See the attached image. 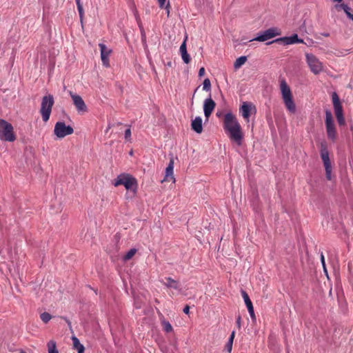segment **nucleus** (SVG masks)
<instances>
[{
  "label": "nucleus",
  "instance_id": "1",
  "mask_svg": "<svg viewBox=\"0 0 353 353\" xmlns=\"http://www.w3.org/2000/svg\"><path fill=\"white\" fill-rule=\"evenodd\" d=\"M223 128L225 131L229 132V137L231 140L236 142L238 145L241 144L243 139L241 127L233 114L227 113L225 115Z\"/></svg>",
  "mask_w": 353,
  "mask_h": 353
},
{
  "label": "nucleus",
  "instance_id": "2",
  "mask_svg": "<svg viewBox=\"0 0 353 353\" xmlns=\"http://www.w3.org/2000/svg\"><path fill=\"white\" fill-rule=\"evenodd\" d=\"M280 90L282 99L286 109L291 113L296 112V105L293 99V96L290 88L285 79L280 81Z\"/></svg>",
  "mask_w": 353,
  "mask_h": 353
},
{
  "label": "nucleus",
  "instance_id": "3",
  "mask_svg": "<svg viewBox=\"0 0 353 353\" xmlns=\"http://www.w3.org/2000/svg\"><path fill=\"white\" fill-rule=\"evenodd\" d=\"M113 185L115 187L119 185H123L127 190L135 192L137 189L138 183L137 180L130 174H121L114 179Z\"/></svg>",
  "mask_w": 353,
  "mask_h": 353
},
{
  "label": "nucleus",
  "instance_id": "4",
  "mask_svg": "<svg viewBox=\"0 0 353 353\" xmlns=\"http://www.w3.org/2000/svg\"><path fill=\"white\" fill-rule=\"evenodd\" d=\"M54 103V99L52 94H47L42 97L39 112L44 122L49 120Z\"/></svg>",
  "mask_w": 353,
  "mask_h": 353
},
{
  "label": "nucleus",
  "instance_id": "5",
  "mask_svg": "<svg viewBox=\"0 0 353 353\" xmlns=\"http://www.w3.org/2000/svg\"><path fill=\"white\" fill-rule=\"evenodd\" d=\"M0 139L9 142L16 140L12 125L3 119H0Z\"/></svg>",
  "mask_w": 353,
  "mask_h": 353
},
{
  "label": "nucleus",
  "instance_id": "6",
  "mask_svg": "<svg viewBox=\"0 0 353 353\" xmlns=\"http://www.w3.org/2000/svg\"><path fill=\"white\" fill-rule=\"evenodd\" d=\"M306 62L312 73L319 74L323 70V63L313 54H305Z\"/></svg>",
  "mask_w": 353,
  "mask_h": 353
},
{
  "label": "nucleus",
  "instance_id": "7",
  "mask_svg": "<svg viewBox=\"0 0 353 353\" xmlns=\"http://www.w3.org/2000/svg\"><path fill=\"white\" fill-rule=\"evenodd\" d=\"M325 127L328 139L335 141L337 139V132L332 113L328 110L325 112Z\"/></svg>",
  "mask_w": 353,
  "mask_h": 353
},
{
  "label": "nucleus",
  "instance_id": "8",
  "mask_svg": "<svg viewBox=\"0 0 353 353\" xmlns=\"http://www.w3.org/2000/svg\"><path fill=\"white\" fill-rule=\"evenodd\" d=\"M73 132L74 129L70 125H66L63 121H58L54 125V134L58 138L62 139Z\"/></svg>",
  "mask_w": 353,
  "mask_h": 353
},
{
  "label": "nucleus",
  "instance_id": "9",
  "mask_svg": "<svg viewBox=\"0 0 353 353\" xmlns=\"http://www.w3.org/2000/svg\"><path fill=\"white\" fill-rule=\"evenodd\" d=\"M281 34V31L280 29L278 28H271L264 31L262 34H259L256 38L250 40V41H257L263 42Z\"/></svg>",
  "mask_w": 353,
  "mask_h": 353
},
{
  "label": "nucleus",
  "instance_id": "10",
  "mask_svg": "<svg viewBox=\"0 0 353 353\" xmlns=\"http://www.w3.org/2000/svg\"><path fill=\"white\" fill-rule=\"evenodd\" d=\"M274 42L280 43L282 42L285 45H291L294 43H303L304 41L302 39H299L296 34H294L290 37H284L275 39L273 41L267 43L268 45L271 44Z\"/></svg>",
  "mask_w": 353,
  "mask_h": 353
},
{
  "label": "nucleus",
  "instance_id": "11",
  "mask_svg": "<svg viewBox=\"0 0 353 353\" xmlns=\"http://www.w3.org/2000/svg\"><path fill=\"white\" fill-rule=\"evenodd\" d=\"M99 47L101 51V58L103 65L106 68L110 67L109 57L112 53V50L108 49L103 43H99Z\"/></svg>",
  "mask_w": 353,
  "mask_h": 353
},
{
  "label": "nucleus",
  "instance_id": "12",
  "mask_svg": "<svg viewBox=\"0 0 353 353\" xmlns=\"http://www.w3.org/2000/svg\"><path fill=\"white\" fill-rule=\"evenodd\" d=\"M70 95L73 101L74 105H75L77 110L78 112H86L87 111V107L85 104L83 99L81 96L72 94L70 92Z\"/></svg>",
  "mask_w": 353,
  "mask_h": 353
},
{
  "label": "nucleus",
  "instance_id": "13",
  "mask_svg": "<svg viewBox=\"0 0 353 353\" xmlns=\"http://www.w3.org/2000/svg\"><path fill=\"white\" fill-rule=\"evenodd\" d=\"M320 154L324 167H327V165H332L327 145L325 143H321V144Z\"/></svg>",
  "mask_w": 353,
  "mask_h": 353
},
{
  "label": "nucleus",
  "instance_id": "14",
  "mask_svg": "<svg viewBox=\"0 0 353 353\" xmlns=\"http://www.w3.org/2000/svg\"><path fill=\"white\" fill-rule=\"evenodd\" d=\"M215 106L216 103L211 98L205 100L203 105V111L205 117L206 118H208L211 115V114L212 113L213 110L215 108Z\"/></svg>",
  "mask_w": 353,
  "mask_h": 353
},
{
  "label": "nucleus",
  "instance_id": "15",
  "mask_svg": "<svg viewBox=\"0 0 353 353\" xmlns=\"http://www.w3.org/2000/svg\"><path fill=\"white\" fill-rule=\"evenodd\" d=\"M173 170H174V159H170V162L165 169V174L163 180V181H172L173 183L175 182V179L173 175Z\"/></svg>",
  "mask_w": 353,
  "mask_h": 353
},
{
  "label": "nucleus",
  "instance_id": "16",
  "mask_svg": "<svg viewBox=\"0 0 353 353\" xmlns=\"http://www.w3.org/2000/svg\"><path fill=\"white\" fill-rule=\"evenodd\" d=\"M241 294H242V297L245 301V303L246 305V307L248 308V310L250 315L251 319L253 320L255 319L254 307H253L252 303L248 294L245 291H242Z\"/></svg>",
  "mask_w": 353,
  "mask_h": 353
},
{
  "label": "nucleus",
  "instance_id": "17",
  "mask_svg": "<svg viewBox=\"0 0 353 353\" xmlns=\"http://www.w3.org/2000/svg\"><path fill=\"white\" fill-rule=\"evenodd\" d=\"M192 129L196 133H201L203 131L202 119L200 117H196L191 123Z\"/></svg>",
  "mask_w": 353,
  "mask_h": 353
},
{
  "label": "nucleus",
  "instance_id": "18",
  "mask_svg": "<svg viewBox=\"0 0 353 353\" xmlns=\"http://www.w3.org/2000/svg\"><path fill=\"white\" fill-rule=\"evenodd\" d=\"M334 113L339 125H344L345 121L343 117V106L334 108Z\"/></svg>",
  "mask_w": 353,
  "mask_h": 353
},
{
  "label": "nucleus",
  "instance_id": "19",
  "mask_svg": "<svg viewBox=\"0 0 353 353\" xmlns=\"http://www.w3.org/2000/svg\"><path fill=\"white\" fill-rule=\"evenodd\" d=\"M251 103L243 102L240 108V112L245 119L248 120L250 116Z\"/></svg>",
  "mask_w": 353,
  "mask_h": 353
},
{
  "label": "nucleus",
  "instance_id": "20",
  "mask_svg": "<svg viewBox=\"0 0 353 353\" xmlns=\"http://www.w3.org/2000/svg\"><path fill=\"white\" fill-rule=\"evenodd\" d=\"M180 52L183 61L185 63H189L190 61V57L187 52L186 39L182 43V44L180 46Z\"/></svg>",
  "mask_w": 353,
  "mask_h": 353
},
{
  "label": "nucleus",
  "instance_id": "21",
  "mask_svg": "<svg viewBox=\"0 0 353 353\" xmlns=\"http://www.w3.org/2000/svg\"><path fill=\"white\" fill-rule=\"evenodd\" d=\"M72 340L74 349L77 350L78 353H83L85 349L83 345L79 342V340L74 336L72 337Z\"/></svg>",
  "mask_w": 353,
  "mask_h": 353
},
{
  "label": "nucleus",
  "instance_id": "22",
  "mask_svg": "<svg viewBox=\"0 0 353 353\" xmlns=\"http://www.w3.org/2000/svg\"><path fill=\"white\" fill-rule=\"evenodd\" d=\"M167 282L166 283H163V284L167 286L168 288H173V289H178L179 288V283L172 279L171 277H167L165 278Z\"/></svg>",
  "mask_w": 353,
  "mask_h": 353
},
{
  "label": "nucleus",
  "instance_id": "23",
  "mask_svg": "<svg viewBox=\"0 0 353 353\" xmlns=\"http://www.w3.org/2000/svg\"><path fill=\"white\" fill-rule=\"evenodd\" d=\"M247 61V57L241 56L236 59L234 63V68L235 70L240 68Z\"/></svg>",
  "mask_w": 353,
  "mask_h": 353
},
{
  "label": "nucleus",
  "instance_id": "24",
  "mask_svg": "<svg viewBox=\"0 0 353 353\" xmlns=\"http://www.w3.org/2000/svg\"><path fill=\"white\" fill-rule=\"evenodd\" d=\"M332 99L334 108L341 106V103L338 94L336 92H333L332 94Z\"/></svg>",
  "mask_w": 353,
  "mask_h": 353
},
{
  "label": "nucleus",
  "instance_id": "25",
  "mask_svg": "<svg viewBox=\"0 0 353 353\" xmlns=\"http://www.w3.org/2000/svg\"><path fill=\"white\" fill-rule=\"evenodd\" d=\"M48 352L49 353H59L57 350L56 343L54 341H50L48 343Z\"/></svg>",
  "mask_w": 353,
  "mask_h": 353
},
{
  "label": "nucleus",
  "instance_id": "26",
  "mask_svg": "<svg viewBox=\"0 0 353 353\" xmlns=\"http://www.w3.org/2000/svg\"><path fill=\"white\" fill-rule=\"evenodd\" d=\"M161 324L165 332H171L172 331V326L168 321L163 320L162 321Z\"/></svg>",
  "mask_w": 353,
  "mask_h": 353
},
{
  "label": "nucleus",
  "instance_id": "27",
  "mask_svg": "<svg viewBox=\"0 0 353 353\" xmlns=\"http://www.w3.org/2000/svg\"><path fill=\"white\" fill-rule=\"evenodd\" d=\"M137 250L134 248L130 249L123 256L124 261H128L134 256L136 254Z\"/></svg>",
  "mask_w": 353,
  "mask_h": 353
},
{
  "label": "nucleus",
  "instance_id": "28",
  "mask_svg": "<svg viewBox=\"0 0 353 353\" xmlns=\"http://www.w3.org/2000/svg\"><path fill=\"white\" fill-rule=\"evenodd\" d=\"M40 318L43 323H47L52 319V315L50 314L49 313L45 312L41 314Z\"/></svg>",
  "mask_w": 353,
  "mask_h": 353
},
{
  "label": "nucleus",
  "instance_id": "29",
  "mask_svg": "<svg viewBox=\"0 0 353 353\" xmlns=\"http://www.w3.org/2000/svg\"><path fill=\"white\" fill-rule=\"evenodd\" d=\"M76 3H77V10H78V12H79V17H80L81 21H82L83 17V14H84V12H83V6H82L80 0H77V1H76Z\"/></svg>",
  "mask_w": 353,
  "mask_h": 353
},
{
  "label": "nucleus",
  "instance_id": "30",
  "mask_svg": "<svg viewBox=\"0 0 353 353\" xmlns=\"http://www.w3.org/2000/svg\"><path fill=\"white\" fill-rule=\"evenodd\" d=\"M211 83L209 79H205L203 83V89L206 91L210 90Z\"/></svg>",
  "mask_w": 353,
  "mask_h": 353
},
{
  "label": "nucleus",
  "instance_id": "31",
  "mask_svg": "<svg viewBox=\"0 0 353 353\" xmlns=\"http://www.w3.org/2000/svg\"><path fill=\"white\" fill-rule=\"evenodd\" d=\"M343 10L345 12L347 17L353 21V14L350 12V8L346 5Z\"/></svg>",
  "mask_w": 353,
  "mask_h": 353
},
{
  "label": "nucleus",
  "instance_id": "32",
  "mask_svg": "<svg viewBox=\"0 0 353 353\" xmlns=\"http://www.w3.org/2000/svg\"><path fill=\"white\" fill-rule=\"evenodd\" d=\"M325 175L327 180L330 181L332 179L331 173H332V165H327V167H325Z\"/></svg>",
  "mask_w": 353,
  "mask_h": 353
},
{
  "label": "nucleus",
  "instance_id": "33",
  "mask_svg": "<svg viewBox=\"0 0 353 353\" xmlns=\"http://www.w3.org/2000/svg\"><path fill=\"white\" fill-rule=\"evenodd\" d=\"M321 263H322V265L323 268V270H324L325 274L327 276V271L326 266H325V257H324V255L323 254V253L321 255Z\"/></svg>",
  "mask_w": 353,
  "mask_h": 353
},
{
  "label": "nucleus",
  "instance_id": "34",
  "mask_svg": "<svg viewBox=\"0 0 353 353\" xmlns=\"http://www.w3.org/2000/svg\"><path fill=\"white\" fill-rule=\"evenodd\" d=\"M131 137V130L130 128H128L125 131V139L127 140H129Z\"/></svg>",
  "mask_w": 353,
  "mask_h": 353
},
{
  "label": "nucleus",
  "instance_id": "35",
  "mask_svg": "<svg viewBox=\"0 0 353 353\" xmlns=\"http://www.w3.org/2000/svg\"><path fill=\"white\" fill-rule=\"evenodd\" d=\"M345 6H346V4H345V3L336 4L334 6V8L337 11H340L341 10H343Z\"/></svg>",
  "mask_w": 353,
  "mask_h": 353
},
{
  "label": "nucleus",
  "instance_id": "36",
  "mask_svg": "<svg viewBox=\"0 0 353 353\" xmlns=\"http://www.w3.org/2000/svg\"><path fill=\"white\" fill-rule=\"evenodd\" d=\"M139 27L141 28V39H142V41L145 42V40H146L145 33L144 30H143L142 27L141 26H139Z\"/></svg>",
  "mask_w": 353,
  "mask_h": 353
},
{
  "label": "nucleus",
  "instance_id": "37",
  "mask_svg": "<svg viewBox=\"0 0 353 353\" xmlns=\"http://www.w3.org/2000/svg\"><path fill=\"white\" fill-rule=\"evenodd\" d=\"M163 8H165L166 10L168 17H169V15H170V4L169 1H168L166 5L165 4Z\"/></svg>",
  "mask_w": 353,
  "mask_h": 353
},
{
  "label": "nucleus",
  "instance_id": "38",
  "mask_svg": "<svg viewBox=\"0 0 353 353\" xmlns=\"http://www.w3.org/2000/svg\"><path fill=\"white\" fill-rule=\"evenodd\" d=\"M232 344H233L232 343H230V342H228V343H227V344H226V346H225V347H226V348H227V350H228V351L230 353L231 352L232 349Z\"/></svg>",
  "mask_w": 353,
  "mask_h": 353
},
{
  "label": "nucleus",
  "instance_id": "39",
  "mask_svg": "<svg viewBox=\"0 0 353 353\" xmlns=\"http://www.w3.org/2000/svg\"><path fill=\"white\" fill-rule=\"evenodd\" d=\"M158 1V3H159V7L161 8H164V6L165 4V2H166V0H157Z\"/></svg>",
  "mask_w": 353,
  "mask_h": 353
},
{
  "label": "nucleus",
  "instance_id": "40",
  "mask_svg": "<svg viewBox=\"0 0 353 353\" xmlns=\"http://www.w3.org/2000/svg\"><path fill=\"white\" fill-rule=\"evenodd\" d=\"M234 336H235V332L233 331L231 334H230V336L229 338V340H228V342H230V343H233V341H234Z\"/></svg>",
  "mask_w": 353,
  "mask_h": 353
},
{
  "label": "nucleus",
  "instance_id": "41",
  "mask_svg": "<svg viewBox=\"0 0 353 353\" xmlns=\"http://www.w3.org/2000/svg\"><path fill=\"white\" fill-rule=\"evenodd\" d=\"M205 74V68L203 67L201 68L199 71V76L203 77Z\"/></svg>",
  "mask_w": 353,
  "mask_h": 353
},
{
  "label": "nucleus",
  "instance_id": "42",
  "mask_svg": "<svg viewBox=\"0 0 353 353\" xmlns=\"http://www.w3.org/2000/svg\"><path fill=\"white\" fill-rule=\"evenodd\" d=\"M189 311H190V307L188 305H185V307L183 308V312L185 314H189Z\"/></svg>",
  "mask_w": 353,
  "mask_h": 353
},
{
  "label": "nucleus",
  "instance_id": "43",
  "mask_svg": "<svg viewBox=\"0 0 353 353\" xmlns=\"http://www.w3.org/2000/svg\"><path fill=\"white\" fill-rule=\"evenodd\" d=\"M240 321H241V317L239 316L238 319H237V324L239 325V326H240Z\"/></svg>",
  "mask_w": 353,
  "mask_h": 353
},
{
  "label": "nucleus",
  "instance_id": "44",
  "mask_svg": "<svg viewBox=\"0 0 353 353\" xmlns=\"http://www.w3.org/2000/svg\"><path fill=\"white\" fill-rule=\"evenodd\" d=\"M334 2H338V3H341L343 1V0H332Z\"/></svg>",
  "mask_w": 353,
  "mask_h": 353
},
{
  "label": "nucleus",
  "instance_id": "45",
  "mask_svg": "<svg viewBox=\"0 0 353 353\" xmlns=\"http://www.w3.org/2000/svg\"><path fill=\"white\" fill-rule=\"evenodd\" d=\"M19 353H26V352L23 350H21Z\"/></svg>",
  "mask_w": 353,
  "mask_h": 353
},
{
  "label": "nucleus",
  "instance_id": "46",
  "mask_svg": "<svg viewBox=\"0 0 353 353\" xmlns=\"http://www.w3.org/2000/svg\"><path fill=\"white\" fill-rule=\"evenodd\" d=\"M76 1H77V0H75Z\"/></svg>",
  "mask_w": 353,
  "mask_h": 353
}]
</instances>
